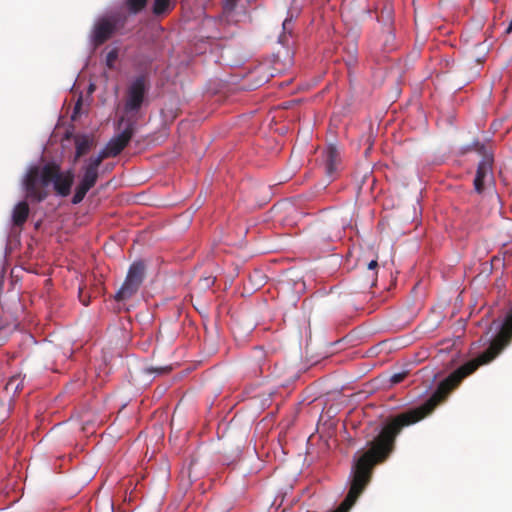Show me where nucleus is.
I'll return each mask as SVG.
<instances>
[{
	"instance_id": "obj_1",
	"label": "nucleus",
	"mask_w": 512,
	"mask_h": 512,
	"mask_svg": "<svg viewBox=\"0 0 512 512\" xmlns=\"http://www.w3.org/2000/svg\"><path fill=\"white\" fill-rule=\"evenodd\" d=\"M74 182V172L72 170L62 171L59 164L49 162L43 167L32 166L24 178V187L27 198L33 202H42L49 192L47 187L53 184L54 191L61 197H66L71 192Z\"/></svg>"
},
{
	"instance_id": "obj_2",
	"label": "nucleus",
	"mask_w": 512,
	"mask_h": 512,
	"mask_svg": "<svg viewBox=\"0 0 512 512\" xmlns=\"http://www.w3.org/2000/svg\"><path fill=\"white\" fill-rule=\"evenodd\" d=\"M135 132V124L129 122L125 129L113 137L106 147L96 156L86 159L81 167L79 182L75 188L71 202L79 204L83 201L86 194L92 189L99 178V168L103 160L108 157L118 156L128 145Z\"/></svg>"
},
{
	"instance_id": "obj_3",
	"label": "nucleus",
	"mask_w": 512,
	"mask_h": 512,
	"mask_svg": "<svg viewBox=\"0 0 512 512\" xmlns=\"http://www.w3.org/2000/svg\"><path fill=\"white\" fill-rule=\"evenodd\" d=\"M127 22L125 12L118 11L110 13L98 19L92 32V42L97 47L108 41L112 35L123 29Z\"/></svg>"
},
{
	"instance_id": "obj_4",
	"label": "nucleus",
	"mask_w": 512,
	"mask_h": 512,
	"mask_svg": "<svg viewBox=\"0 0 512 512\" xmlns=\"http://www.w3.org/2000/svg\"><path fill=\"white\" fill-rule=\"evenodd\" d=\"M149 80L145 75L135 77L127 86L124 111L127 115H136L144 105L149 91Z\"/></svg>"
},
{
	"instance_id": "obj_5",
	"label": "nucleus",
	"mask_w": 512,
	"mask_h": 512,
	"mask_svg": "<svg viewBox=\"0 0 512 512\" xmlns=\"http://www.w3.org/2000/svg\"><path fill=\"white\" fill-rule=\"evenodd\" d=\"M145 269L142 261L130 265L125 281L115 295L117 301H125L136 294L145 278Z\"/></svg>"
},
{
	"instance_id": "obj_6",
	"label": "nucleus",
	"mask_w": 512,
	"mask_h": 512,
	"mask_svg": "<svg viewBox=\"0 0 512 512\" xmlns=\"http://www.w3.org/2000/svg\"><path fill=\"white\" fill-rule=\"evenodd\" d=\"M492 167L493 156L490 154H485L478 164L474 179V188L477 193L483 192L485 180L492 175Z\"/></svg>"
},
{
	"instance_id": "obj_7",
	"label": "nucleus",
	"mask_w": 512,
	"mask_h": 512,
	"mask_svg": "<svg viewBox=\"0 0 512 512\" xmlns=\"http://www.w3.org/2000/svg\"><path fill=\"white\" fill-rule=\"evenodd\" d=\"M340 152L338 149L329 145L322 153V162L327 176L333 178L340 166Z\"/></svg>"
},
{
	"instance_id": "obj_8",
	"label": "nucleus",
	"mask_w": 512,
	"mask_h": 512,
	"mask_svg": "<svg viewBox=\"0 0 512 512\" xmlns=\"http://www.w3.org/2000/svg\"><path fill=\"white\" fill-rule=\"evenodd\" d=\"M393 17H394V7L392 2H384V5L381 9L380 14L377 16L379 22H382L384 26L387 27V40L386 44L389 41L394 39V35L392 34V25H393Z\"/></svg>"
},
{
	"instance_id": "obj_9",
	"label": "nucleus",
	"mask_w": 512,
	"mask_h": 512,
	"mask_svg": "<svg viewBox=\"0 0 512 512\" xmlns=\"http://www.w3.org/2000/svg\"><path fill=\"white\" fill-rule=\"evenodd\" d=\"M94 146V140L88 135H80L75 138V155L73 163L86 155Z\"/></svg>"
},
{
	"instance_id": "obj_10",
	"label": "nucleus",
	"mask_w": 512,
	"mask_h": 512,
	"mask_svg": "<svg viewBox=\"0 0 512 512\" xmlns=\"http://www.w3.org/2000/svg\"><path fill=\"white\" fill-rule=\"evenodd\" d=\"M28 216H29L28 204L24 201L18 203L13 210V215H12L13 224L18 227L23 226V224L27 221Z\"/></svg>"
},
{
	"instance_id": "obj_11",
	"label": "nucleus",
	"mask_w": 512,
	"mask_h": 512,
	"mask_svg": "<svg viewBox=\"0 0 512 512\" xmlns=\"http://www.w3.org/2000/svg\"><path fill=\"white\" fill-rule=\"evenodd\" d=\"M378 262L377 259H373L367 264V276H366V286L371 288L377 282L378 277Z\"/></svg>"
},
{
	"instance_id": "obj_12",
	"label": "nucleus",
	"mask_w": 512,
	"mask_h": 512,
	"mask_svg": "<svg viewBox=\"0 0 512 512\" xmlns=\"http://www.w3.org/2000/svg\"><path fill=\"white\" fill-rule=\"evenodd\" d=\"M175 6V2H154L153 13L155 15H163L171 11Z\"/></svg>"
},
{
	"instance_id": "obj_13",
	"label": "nucleus",
	"mask_w": 512,
	"mask_h": 512,
	"mask_svg": "<svg viewBox=\"0 0 512 512\" xmlns=\"http://www.w3.org/2000/svg\"><path fill=\"white\" fill-rule=\"evenodd\" d=\"M23 388L22 379L19 375L13 376L9 379L6 384V390L11 391L13 393H17L21 391Z\"/></svg>"
},
{
	"instance_id": "obj_14",
	"label": "nucleus",
	"mask_w": 512,
	"mask_h": 512,
	"mask_svg": "<svg viewBox=\"0 0 512 512\" xmlns=\"http://www.w3.org/2000/svg\"><path fill=\"white\" fill-rule=\"evenodd\" d=\"M236 6V2H224L223 5V18L225 21L230 22L233 20L231 14L233 13Z\"/></svg>"
},
{
	"instance_id": "obj_15",
	"label": "nucleus",
	"mask_w": 512,
	"mask_h": 512,
	"mask_svg": "<svg viewBox=\"0 0 512 512\" xmlns=\"http://www.w3.org/2000/svg\"><path fill=\"white\" fill-rule=\"evenodd\" d=\"M117 58H118V49L117 48H113L106 55V66L109 69H113L114 68V64H115Z\"/></svg>"
},
{
	"instance_id": "obj_16",
	"label": "nucleus",
	"mask_w": 512,
	"mask_h": 512,
	"mask_svg": "<svg viewBox=\"0 0 512 512\" xmlns=\"http://www.w3.org/2000/svg\"><path fill=\"white\" fill-rule=\"evenodd\" d=\"M129 13L136 14L142 11L147 2H126Z\"/></svg>"
},
{
	"instance_id": "obj_17",
	"label": "nucleus",
	"mask_w": 512,
	"mask_h": 512,
	"mask_svg": "<svg viewBox=\"0 0 512 512\" xmlns=\"http://www.w3.org/2000/svg\"><path fill=\"white\" fill-rule=\"evenodd\" d=\"M407 374L406 371L395 373L391 376L390 382L392 384H399L407 377Z\"/></svg>"
},
{
	"instance_id": "obj_18",
	"label": "nucleus",
	"mask_w": 512,
	"mask_h": 512,
	"mask_svg": "<svg viewBox=\"0 0 512 512\" xmlns=\"http://www.w3.org/2000/svg\"><path fill=\"white\" fill-rule=\"evenodd\" d=\"M292 17L293 15H291L289 18H286L284 21H283V30L284 31H288L290 33V29H289V26L291 24V21H292Z\"/></svg>"
},
{
	"instance_id": "obj_19",
	"label": "nucleus",
	"mask_w": 512,
	"mask_h": 512,
	"mask_svg": "<svg viewBox=\"0 0 512 512\" xmlns=\"http://www.w3.org/2000/svg\"><path fill=\"white\" fill-rule=\"evenodd\" d=\"M512 32V20L510 21L508 27L505 30L506 34H510Z\"/></svg>"
},
{
	"instance_id": "obj_20",
	"label": "nucleus",
	"mask_w": 512,
	"mask_h": 512,
	"mask_svg": "<svg viewBox=\"0 0 512 512\" xmlns=\"http://www.w3.org/2000/svg\"><path fill=\"white\" fill-rule=\"evenodd\" d=\"M79 298H80V301H81L85 306H87V305H88V301L83 300V298H82V290H80V292H79Z\"/></svg>"
},
{
	"instance_id": "obj_21",
	"label": "nucleus",
	"mask_w": 512,
	"mask_h": 512,
	"mask_svg": "<svg viewBox=\"0 0 512 512\" xmlns=\"http://www.w3.org/2000/svg\"><path fill=\"white\" fill-rule=\"evenodd\" d=\"M481 63V60L480 59H476V66H479Z\"/></svg>"
},
{
	"instance_id": "obj_22",
	"label": "nucleus",
	"mask_w": 512,
	"mask_h": 512,
	"mask_svg": "<svg viewBox=\"0 0 512 512\" xmlns=\"http://www.w3.org/2000/svg\"><path fill=\"white\" fill-rule=\"evenodd\" d=\"M478 74H479V71L477 70V71H475V72L473 73L472 77H475V76H477Z\"/></svg>"
}]
</instances>
